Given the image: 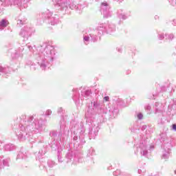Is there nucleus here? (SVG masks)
<instances>
[{
    "mask_svg": "<svg viewBox=\"0 0 176 176\" xmlns=\"http://www.w3.org/2000/svg\"><path fill=\"white\" fill-rule=\"evenodd\" d=\"M88 39H89V38H88V37H87L86 41H88Z\"/></svg>",
    "mask_w": 176,
    "mask_h": 176,
    "instance_id": "obj_6",
    "label": "nucleus"
},
{
    "mask_svg": "<svg viewBox=\"0 0 176 176\" xmlns=\"http://www.w3.org/2000/svg\"><path fill=\"white\" fill-rule=\"evenodd\" d=\"M173 130H176V124L173 125Z\"/></svg>",
    "mask_w": 176,
    "mask_h": 176,
    "instance_id": "obj_4",
    "label": "nucleus"
},
{
    "mask_svg": "<svg viewBox=\"0 0 176 176\" xmlns=\"http://www.w3.org/2000/svg\"><path fill=\"white\" fill-rule=\"evenodd\" d=\"M138 118H139V120H142L143 118V115L142 113H139L138 114Z\"/></svg>",
    "mask_w": 176,
    "mask_h": 176,
    "instance_id": "obj_2",
    "label": "nucleus"
},
{
    "mask_svg": "<svg viewBox=\"0 0 176 176\" xmlns=\"http://www.w3.org/2000/svg\"><path fill=\"white\" fill-rule=\"evenodd\" d=\"M88 39H89V38H88V37H87L86 41H88Z\"/></svg>",
    "mask_w": 176,
    "mask_h": 176,
    "instance_id": "obj_5",
    "label": "nucleus"
},
{
    "mask_svg": "<svg viewBox=\"0 0 176 176\" xmlns=\"http://www.w3.org/2000/svg\"><path fill=\"white\" fill-rule=\"evenodd\" d=\"M9 24L8 21H6L5 19H2L1 22H0V26L2 27H7L8 25Z\"/></svg>",
    "mask_w": 176,
    "mask_h": 176,
    "instance_id": "obj_1",
    "label": "nucleus"
},
{
    "mask_svg": "<svg viewBox=\"0 0 176 176\" xmlns=\"http://www.w3.org/2000/svg\"><path fill=\"white\" fill-rule=\"evenodd\" d=\"M104 100H105L106 102L109 101V96L104 97Z\"/></svg>",
    "mask_w": 176,
    "mask_h": 176,
    "instance_id": "obj_3",
    "label": "nucleus"
}]
</instances>
